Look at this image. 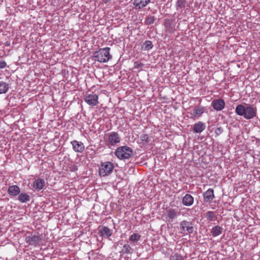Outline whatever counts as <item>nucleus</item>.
I'll return each mask as SVG.
<instances>
[{
    "label": "nucleus",
    "instance_id": "f03ea898",
    "mask_svg": "<svg viewBox=\"0 0 260 260\" xmlns=\"http://www.w3.org/2000/svg\"><path fill=\"white\" fill-rule=\"evenodd\" d=\"M110 50L109 47H106L95 52L94 55L95 60L100 62H108L112 58V55L110 54Z\"/></svg>",
    "mask_w": 260,
    "mask_h": 260
},
{
    "label": "nucleus",
    "instance_id": "f8f14e48",
    "mask_svg": "<svg viewBox=\"0 0 260 260\" xmlns=\"http://www.w3.org/2000/svg\"><path fill=\"white\" fill-rule=\"evenodd\" d=\"M135 9H140L146 7L150 0H133Z\"/></svg>",
    "mask_w": 260,
    "mask_h": 260
},
{
    "label": "nucleus",
    "instance_id": "ddd939ff",
    "mask_svg": "<svg viewBox=\"0 0 260 260\" xmlns=\"http://www.w3.org/2000/svg\"><path fill=\"white\" fill-rule=\"evenodd\" d=\"M45 184V180L42 178L36 179L33 183V187L37 190H40L43 188Z\"/></svg>",
    "mask_w": 260,
    "mask_h": 260
},
{
    "label": "nucleus",
    "instance_id": "9d476101",
    "mask_svg": "<svg viewBox=\"0 0 260 260\" xmlns=\"http://www.w3.org/2000/svg\"><path fill=\"white\" fill-rule=\"evenodd\" d=\"M41 238L38 235L28 236L25 238V242L29 245L37 246L39 245Z\"/></svg>",
    "mask_w": 260,
    "mask_h": 260
},
{
    "label": "nucleus",
    "instance_id": "bb28decb",
    "mask_svg": "<svg viewBox=\"0 0 260 260\" xmlns=\"http://www.w3.org/2000/svg\"><path fill=\"white\" fill-rule=\"evenodd\" d=\"M132 250V249L130 245L128 244H126L123 246V248L122 249V252L123 253H130Z\"/></svg>",
    "mask_w": 260,
    "mask_h": 260
},
{
    "label": "nucleus",
    "instance_id": "a878e982",
    "mask_svg": "<svg viewBox=\"0 0 260 260\" xmlns=\"http://www.w3.org/2000/svg\"><path fill=\"white\" fill-rule=\"evenodd\" d=\"M153 47V45L152 44V42L150 41H146L143 44V47L145 50H149Z\"/></svg>",
    "mask_w": 260,
    "mask_h": 260
},
{
    "label": "nucleus",
    "instance_id": "a211bd4d",
    "mask_svg": "<svg viewBox=\"0 0 260 260\" xmlns=\"http://www.w3.org/2000/svg\"><path fill=\"white\" fill-rule=\"evenodd\" d=\"M20 188L17 185L10 186L8 189L9 194L11 196H16L20 193Z\"/></svg>",
    "mask_w": 260,
    "mask_h": 260
},
{
    "label": "nucleus",
    "instance_id": "393cba45",
    "mask_svg": "<svg viewBox=\"0 0 260 260\" xmlns=\"http://www.w3.org/2000/svg\"><path fill=\"white\" fill-rule=\"evenodd\" d=\"M206 217L210 221H213L215 217V213L213 211H208L206 214Z\"/></svg>",
    "mask_w": 260,
    "mask_h": 260
},
{
    "label": "nucleus",
    "instance_id": "9b49d317",
    "mask_svg": "<svg viewBox=\"0 0 260 260\" xmlns=\"http://www.w3.org/2000/svg\"><path fill=\"white\" fill-rule=\"evenodd\" d=\"M74 150L77 152H82L84 150V145L81 142L74 140L71 142Z\"/></svg>",
    "mask_w": 260,
    "mask_h": 260
},
{
    "label": "nucleus",
    "instance_id": "f3484780",
    "mask_svg": "<svg viewBox=\"0 0 260 260\" xmlns=\"http://www.w3.org/2000/svg\"><path fill=\"white\" fill-rule=\"evenodd\" d=\"M193 198L189 194H186L182 199V203L186 206H190L193 203Z\"/></svg>",
    "mask_w": 260,
    "mask_h": 260
},
{
    "label": "nucleus",
    "instance_id": "b1692460",
    "mask_svg": "<svg viewBox=\"0 0 260 260\" xmlns=\"http://www.w3.org/2000/svg\"><path fill=\"white\" fill-rule=\"evenodd\" d=\"M185 3L186 2L185 0H178L176 4L177 10L181 12L185 8Z\"/></svg>",
    "mask_w": 260,
    "mask_h": 260
},
{
    "label": "nucleus",
    "instance_id": "cd10ccee",
    "mask_svg": "<svg viewBox=\"0 0 260 260\" xmlns=\"http://www.w3.org/2000/svg\"><path fill=\"white\" fill-rule=\"evenodd\" d=\"M154 16H149L145 19V23L147 25L151 24L154 23Z\"/></svg>",
    "mask_w": 260,
    "mask_h": 260
},
{
    "label": "nucleus",
    "instance_id": "5701e85b",
    "mask_svg": "<svg viewBox=\"0 0 260 260\" xmlns=\"http://www.w3.org/2000/svg\"><path fill=\"white\" fill-rule=\"evenodd\" d=\"M18 200L22 203H26L29 201L30 197L26 193H21L18 196Z\"/></svg>",
    "mask_w": 260,
    "mask_h": 260
},
{
    "label": "nucleus",
    "instance_id": "412c9836",
    "mask_svg": "<svg viewBox=\"0 0 260 260\" xmlns=\"http://www.w3.org/2000/svg\"><path fill=\"white\" fill-rule=\"evenodd\" d=\"M9 85L3 81L0 82V94L6 93L9 90Z\"/></svg>",
    "mask_w": 260,
    "mask_h": 260
},
{
    "label": "nucleus",
    "instance_id": "aec40b11",
    "mask_svg": "<svg viewBox=\"0 0 260 260\" xmlns=\"http://www.w3.org/2000/svg\"><path fill=\"white\" fill-rule=\"evenodd\" d=\"M140 238L141 235L140 234L134 233L129 236L128 240L134 245H136Z\"/></svg>",
    "mask_w": 260,
    "mask_h": 260
},
{
    "label": "nucleus",
    "instance_id": "dca6fc26",
    "mask_svg": "<svg viewBox=\"0 0 260 260\" xmlns=\"http://www.w3.org/2000/svg\"><path fill=\"white\" fill-rule=\"evenodd\" d=\"M99 234L100 236L110 237L112 234V230L106 226H102L99 230Z\"/></svg>",
    "mask_w": 260,
    "mask_h": 260
},
{
    "label": "nucleus",
    "instance_id": "1a4fd4ad",
    "mask_svg": "<svg viewBox=\"0 0 260 260\" xmlns=\"http://www.w3.org/2000/svg\"><path fill=\"white\" fill-rule=\"evenodd\" d=\"M181 230L184 234H190L193 232V227L190 222L183 220L180 224Z\"/></svg>",
    "mask_w": 260,
    "mask_h": 260
},
{
    "label": "nucleus",
    "instance_id": "0eeeda50",
    "mask_svg": "<svg viewBox=\"0 0 260 260\" xmlns=\"http://www.w3.org/2000/svg\"><path fill=\"white\" fill-rule=\"evenodd\" d=\"M85 102L91 106H96L98 102V95L94 93H86L84 95Z\"/></svg>",
    "mask_w": 260,
    "mask_h": 260
},
{
    "label": "nucleus",
    "instance_id": "7c9ffc66",
    "mask_svg": "<svg viewBox=\"0 0 260 260\" xmlns=\"http://www.w3.org/2000/svg\"><path fill=\"white\" fill-rule=\"evenodd\" d=\"M6 66V62L5 61H0V69H4Z\"/></svg>",
    "mask_w": 260,
    "mask_h": 260
},
{
    "label": "nucleus",
    "instance_id": "4468645a",
    "mask_svg": "<svg viewBox=\"0 0 260 260\" xmlns=\"http://www.w3.org/2000/svg\"><path fill=\"white\" fill-rule=\"evenodd\" d=\"M206 128V125L201 121H199L193 125V130L195 133H201Z\"/></svg>",
    "mask_w": 260,
    "mask_h": 260
},
{
    "label": "nucleus",
    "instance_id": "7ed1b4c3",
    "mask_svg": "<svg viewBox=\"0 0 260 260\" xmlns=\"http://www.w3.org/2000/svg\"><path fill=\"white\" fill-rule=\"evenodd\" d=\"M115 154L120 159H126L132 157L134 152L131 148L124 146L117 148L115 151Z\"/></svg>",
    "mask_w": 260,
    "mask_h": 260
},
{
    "label": "nucleus",
    "instance_id": "c756f323",
    "mask_svg": "<svg viewBox=\"0 0 260 260\" xmlns=\"http://www.w3.org/2000/svg\"><path fill=\"white\" fill-rule=\"evenodd\" d=\"M172 259L173 260H184V258L182 256L177 253L172 256Z\"/></svg>",
    "mask_w": 260,
    "mask_h": 260
},
{
    "label": "nucleus",
    "instance_id": "6ab92c4d",
    "mask_svg": "<svg viewBox=\"0 0 260 260\" xmlns=\"http://www.w3.org/2000/svg\"><path fill=\"white\" fill-rule=\"evenodd\" d=\"M167 214L170 219L173 220L177 217L179 213L176 209L170 208L167 210Z\"/></svg>",
    "mask_w": 260,
    "mask_h": 260
},
{
    "label": "nucleus",
    "instance_id": "20e7f679",
    "mask_svg": "<svg viewBox=\"0 0 260 260\" xmlns=\"http://www.w3.org/2000/svg\"><path fill=\"white\" fill-rule=\"evenodd\" d=\"M205 108L201 105L190 107L188 109L187 114L189 118L193 120L198 119L205 112Z\"/></svg>",
    "mask_w": 260,
    "mask_h": 260
},
{
    "label": "nucleus",
    "instance_id": "c85d7f7f",
    "mask_svg": "<svg viewBox=\"0 0 260 260\" xmlns=\"http://www.w3.org/2000/svg\"><path fill=\"white\" fill-rule=\"evenodd\" d=\"M140 139L144 143H148L149 142V137L146 134H142L140 136Z\"/></svg>",
    "mask_w": 260,
    "mask_h": 260
},
{
    "label": "nucleus",
    "instance_id": "423d86ee",
    "mask_svg": "<svg viewBox=\"0 0 260 260\" xmlns=\"http://www.w3.org/2000/svg\"><path fill=\"white\" fill-rule=\"evenodd\" d=\"M113 169V163L110 161L102 162L99 169V174L101 177L108 176L112 172Z\"/></svg>",
    "mask_w": 260,
    "mask_h": 260
},
{
    "label": "nucleus",
    "instance_id": "39448f33",
    "mask_svg": "<svg viewBox=\"0 0 260 260\" xmlns=\"http://www.w3.org/2000/svg\"><path fill=\"white\" fill-rule=\"evenodd\" d=\"M104 140L106 146L111 147L120 142V137L117 133L113 132L106 134Z\"/></svg>",
    "mask_w": 260,
    "mask_h": 260
},
{
    "label": "nucleus",
    "instance_id": "6e6552de",
    "mask_svg": "<svg viewBox=\"0 0 260 260\" xmlns=\"http://www.w3.org/2000/svg\"><path fill=\"white\" fill-rule=\"evenodd\" d=\"M211 106L215 110L221 111L225 107V102L223 100L221 99H215L212 101Z\"/></svg>",
    "mask_w": 260,
    "mask_h": 260
},
{
    "label": "nucleus",
    "instance_id": "f257e3e1",
    "mask_svg": "<svg viewBox=\"0 0 260 260\" xmlns=\"http://www.w3.org/2000/svg\"><path fill=\"white\" fill-rule=\"evenodd\" d=\"M235 112L238 115L243 116L246 119H251L256 116L257 109L249 104H240L236 106Z\"/></svg>",
    "mask_w": 260,
    "mask_h": 260
},
{
    "label": "nucleus",
    "instance_id": "2eb2a0df",
    "mask_svg": "<svg viewBox=\"0 0 260 260\" xmlns=\"http://www.w3.org/2000/svg\"><path fill=\"white\" fill-rule=\"evenodd\" d=\"M204 198L205 202H210L214 198L213 189L209 188L204 193Z\"/></svg>",
    "mask_w": 260,
    "mask_h": 260
},
{
    "label": "nucleus",
    "instance_id": "2f4dec72",
    "mask_svg": "<svg viewBox=\"0 0 260 260\" xmlns=\"http://www.w3.org/2000/svg\"><path fill=\"white\" fill-rule=\"evenodd\" d=\"M222 132V129H221V127H218L217 128L216 131H215V133L217 134H220Z\"/></svg>",
    "mask_w": 260,
    "mask_h": 260
},
{
    "label": "nucleus",
    "instance_id": "4be33fe9",
    "mask_svg": "<svg viewBox=\"0 0 260 260\" xmlns=\"http://www.w3.org/2000/svg\"><path fill=\"white\" fill-rule=\"evenodd\" d=\"M222 229L219 226H215L213 227L211 231L212 235L213 237L217 236L220 235L222 233Z\"/></svg>",
    "mask_w": 260,
    "mask_h": 260
}]
</instances>
